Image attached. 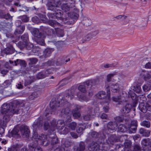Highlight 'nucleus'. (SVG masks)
<instances>
[{
	"label": "nucleus",
	"mask_w": 151,
	"mask_h": 151,
	"mask_svg": "<svg viewBox=\"0 0 151 151\" xmlns=\"http://www.w3.org/2000/svg\"><path fill=\"white\" fill-rule=\"evenodd\" d=\"M24 106V104L22 101H14L9 104L5 103L1 106V113L4 116L2 119L0 120V125L6 127L7 122L10 119L11 116L13 114H18L19 108Z\"/></svg>",
	"instance_id": "nucleus-1"
},
{
	"label": "nucleus",
	"mask_w": 151,
	"mask_h": 151,
	"mask_svg": "<svg viewBox=\"0 0 151 151\" xmlns=\"http://www.w3.org/2000/svg\"><path fill=\"white\" fill-rule=\"evenodd\" d=\"M76 88L75 87H72L70 90H68L65 91V97H63L62 99L59 101L58 104L61 106L68 104L67 100L72 99L75 93Z\"/></svg>",
	"instance_id": "nucleus-2"
},
{
	"label": "nucleus",
	"mask_w": 151,
	"mask_h": 151,
	"mask_svg": "<svg viewBox=\"0 0 151 151\" xmlns=\"http://www.w3.org/2000/svg\"><path fill=\"white\" fill-rule=\"evenodd\" d=\"M61 4V3L60 0H52L49 1L46 5L47 9L52 11H55Z\"/></svg>",
	"instance_id": "nucleus-3"
},
{
	"label": "nucleus",
	"mask_w": 151,
	"mask_h": 151,
	"mask_svg": "<svg viewBox=\"0 0 151 151\" xmlns=\"http://www.w3.org/2000/svg\"><path fill=\"white\" fill-rule=\"evenodd\" d=\"M86 113L83 115V119L85 121H88L95 117L93 113V108L92 106H88L86 110Z\"/></svg>",
	"instance_id": "nucleus-4"
},
{
	"label": "nucleus",
	"mask_w": 151,
	"mask_h": 151,
	"mask_svg": "<svg viewBox=\"0 0 151 151\" xmlns=\"http://www.w3.org/2000/svg\"><path fill=\"white\" fill-rule=\"evenodd\" d=\"M139 108L144 113H146L147 110L151 111V100L148 101L145 104L141 102L139 105Z\"/></svg>",
	"instance_id": "nucleus-5"
},
{
	"label": "nucleus",
	"mask_w": 151,
	"mask_h": 151,
	"mask_svg": "<svg viewBox=\"0 0 151 151\" xmlns=\"http://www.w3.org/2000/svg\"><path fill=\"white\" fill-rule=\"evenodd\" d=\"M74 1L70 2L68 3L63 4L61 6L62 10L65 12L70 10H75L76 9Z\"/></svg>",
	"instance_id": "nucleus-6"
},
{
	"label": "nucleus",
	"mask_w": 151,
	"mask_h": 151,
	"mask_svg": "<svg viewBox=\"0 0 151 151\" xmlns=\"http://www.w3.org/2000/svg\"><path fill=\"white\" fill-rule=\"evenodd\" d=\"M107 94L106 95L105 92L103 91H101L99 92L96 95V97L99 99H102L106 98L108 100L110 98V92L109 90H107Z\"/></svg>",
	"instance_id": "nucleus-7"
},
{
	"label": "nucleus",
	"mask_w": 151,
	"mask_h": 151,
	"mask_svg": "<svg viewBox=\"0 0 151 151\" xmlns=\"http://www.w3.org/2000/svg\"><path fill=\"white\" fill-rule=\"evenodd\" d=\"M137 121L135 120H132L130 124L128 127V132L129 133H135L137 130Z\"/></svg>",
	"instance_id": "nucleus-8"
},
{
	"label": "nucleus",
	"mask_w": 151,
	"mask_h": 151,
	"mask_svg": "<svg viewBox=\"0 0 151 151\" xmlns=\"http://www.w3.org/2000/svg\"><path fill=\"white\" fill-rule=\"evenodd\" d=\"M105 86L106 88L108 89L109 87L111 88L112 91L113 92H118L120 91V88L119 86V84L118 83H116L115 84L113 83H110L109 85L107 84L106 83Z\"/></svg>",
	"instance_id": "nucleus-9"
},
{
	"label": "nucleus",
	"mask_w": 151,
	"mask_h": 151,
	"mask_svg": "<svg viewBox=\"0 0 151 151\" xmlns=\"http://www.w3.org/2000/svg\"><path fill=\"white\" fill-rule=\"evenodd\" d=\"M20 131L21 134L23 137H29L30 131L27 126L22 125L20 127Z\"/></svg>",
	"instance_id": "nucleus-10"
},
{
	"label": "nucleus",
	"mask_w": 151,
	"mask_h": 151,
	"mask_svg": "<svg viewBox=\"0 0 151 151\" xmlns=\"http://www.w3.org/2000/svg\"><path fill=\"white\" fill-rule=\"evenodd\" d=\"M22 22L20 20H17L16 22V25H18L17 28L15 32V35L17 34H22L24 31L25 29V26H20Z\"/></svg>",
	"instance_id": "nucleus-11"
},
{
	"label": "nucleus",
	"mask_w": 151,
	"mask_h": 151,
	"mask_svg": "<svg viewBox=\"0 0 151 151\" xmlns=\"http://www.w3.org/2000/svg\"><path fill=\"white\" fill-rule=\"evenodd\" d=\"M43 118L40 116L37 120H35L32 125L33 129H37L41 128L42 126Z\"/></svg>",
	"instance_id": "nucleus-12"
},
{
	"label": "nucleus",
	"mask_w": 151,
	"mask_h": 151,
	"mask_svg": "<svg viewBox=\"0 0 151 151\" xmlns=\"http://www.w3.org/2000/svg\"><path fill=\"white\" fill-rule=\"evenodd\" d=\"M117 125L116 122H109L107 125L108 130L111 132H114L116 129Z\"/></svg>",
	"instance_id": "nucleus-13"
},
{
	"label": "nucleus",
	"mask_w": 151,
	"mask_h": 151,
	"mask_svg": "<svg viewBox=\"0 0 151 151\" xmlns=\"http://www.w3.org/2000/svg\"><path fill=\"white\" fill-rule=\"evenodd\" d=\"M98 33V31H95L88 34L86 37L83 38L82 43H84L83 41H89L93 37L95 36Z\"/></svg>",
	"instance_id": "nucleus-14"
},
{
	"label": "nucleus",
	"mask_w": 151,
	"mask_h": 151,
	"mask_svg": "<svg viewBox=\"0 0 151 151\" xmlns=\"http://www.w3.org/2000/svg\"><path fill=\"white\" fill-rule=\"evenodd\" d=\"M90 151H102V150L99 148V145L96 142H92L88 148Z\"/></svg>",
	"instance_id": "nucleus-15"
},
{
	"label": "nucleus",
	"mask_w": 151,
	"mask_h": 151,
	"mask_svg": "<svg viewBox=\"0 0 151 151\" xmlns=\"http://www.w3.org/2000/svg\"><path fill=\"white\" fill-rule=\"evenodd\" d=\"M132 108V105L129 104H127L121 110V112L124 114H126L129 113Z\"/></svg>",
	"instance_id": "nucleus-16"
},
{
	"label": "nucleus",
	"mask_w": 151,
	"mask_h": 151,
	"mask_svg": "<svg viewBox=\"0 0 151 151\" xmlns=\"http://www.w3.org/2000/svg\"><path fill=\"white\" fill-rule=\"evenodd\" d=\"M85 148V143L83 142H80L79 145L74 147V151H84Z\"/></svg>",
	"instance_id": "nucleus-17"
},
{
	"label": "nucleus",
	"mask_w": 151,
	"mask_h": 151,
	"mask_svg": "<svg viewBox=\"0 0 151 151\" xmlns=\"http://www.w3.org/2000/svg\"><path fill=\"white\" fill-rule=\"evenodd\" d=\"M3 52L7 55L11 54L14 52V50L12 46L9 44L7 47L4 50Z\"/></svg>",
	"instance_id": "nucleus-18"
},
{
	"label": "nucleus",
	"mask_w": 151,
	"mask_h": 151,
	"mask_svg": "<svg viewBox=\"0 0 151 151\" xmlns=\"http://www.w3.org/2000/svg\"><path fill=\"white\" fill-rule=\"evenodd\" d=\"M58 127L56 120L54 119L51 122V126L50 128V130L49 132L50 134L54 133L53 131L56 129Z\"/></svg>",
	"instance_id": "nucleus-19"
},
{
	"label": "nucleus",
	"mask_w": 151,
	"mask_h": 151,
	"mask_svg": "<svg viewBox=\"0 0 151 151\" xmlns=\"http://www.w3.org/2000/svg\"><path fill=\"white\" fill-rule=\"evenodd\" d=\"M132 151H146L143 147H141L139 144H134Z\"/></svg>",
	"instance_id": "nucleus-20"
},
{
	"label": "nucleus",
	"mask_w": 151,
	"mask_h": 151,
	"mask_svg": "<svg viewBox=\"0 0 151 151\" xmlns=\"http://www.w3.org/2000/svg\"><path fill=\"white\" fill-rule=\"evenodd\" d=\"M150 131L141 128L139 130V133L141 134L142 136L145 137H148L150 135Z\"/></svg>",
	"instance_id": "nucleus-21"
},
{
	"label": "nucleus",
	"mask_w": 151,
	"mask_h": 151,
	"mask_svg": "<svg viewBox=\"0 0 151 151\" xmlns=\"http://www.w3.org/2000/svg\"><path fill=\"white\" fill-rule=\"evenodd\" d=\"M62 146H63L67 148L71 146L72 145V142L70 140L67 139H63L62 141Z\"/></svg>",
	"instance_id": "nucleus-22"
},
{
	"label": "nucleus",
	"mask_w": 151,
	"mask_h": 151,
	"mask_svg": "<svg viewBox=\"0 0 151 151\" xmlns=\"http://www.w3.org/2000/svg\"><path fill=\"white\" fill-rule=\"evenodd\" d=\"M98 83V81L97 79L91 80L86 82V86H91V87L95 85Z\"/></svg>",
	"instance_id": "nucleus-23"
},
{
	"label": "nucleus",
	"mask_w": 151,
	"mask_h": 151,
	"mask_svg": "<svg viewBox=\"0 0 151 151\" xmlns=\"http://www.w3.org/2000/svg\"><path fill=\"white\" fill-rule=\"evenodd\" d=\"M59 104L60 105V106H59L58 107H62L63 106H64L62 108V110L61 111L62 116L64 115H66L68 114L70 111V110L67 107H65L64 106L65 105L66 106V105H65L64 106H61V105L60 104Z\"/></svg>",
	"instance_id": "nucleus-24"
},
{
	"label": "nucleus",
	"mask_w": 151,
	"mask_h": 151,
	"mask_svg": "<svg viewBox=\"0 0 151 151\" xmlns=\"http://www.w3.org/2000/svg\"><path fill=\"white\" fill-rule=\"evenodd\" d=\"M63 21L65 24H71L73 23L75 21L73 19L68 16L65 18H63Z\"/></svg>",
	"instance_id": "nucleus-25"
},
{
	"label": "nucleus",
	"mask_w": 151,
	"mask_h": 151,
	"mask_svg": "<svg viewBox=\"0 0 151 151\" xmlns=\"http://www.w3.org/2000/svg\"><path fill=\"white\" fill-rule=\"evenodd\" d=\"M77 96L82 101H87L89 100V98L86 96L84 94H81L80 92L77 93Z\"/></svg>",
	"instance_id": "nucleus-26"
},
{
	"label": "nucleus",
	"mask_w": 151,
	"mask_h": 151,
	"mask_svg": "<svg viewBox=\"0 0 151 151\" xmlns=\"http://www.w3.org/2000/svg\"><path fill=\"white\" fill-rule=\"evenodd\" d=\"M79 109V108L78 107H76L73 110L72 113L73 116L75 118H78L80 117L81 115V114L78 111Z\"/></svg>",
	"instance_id": "nucleus-27"
},
{
	"label": "nucleus",
	"mask_w": 151,
	"mask_h": 151,
	"mask_svg": "<svg viewBox=\"0 0 151 151\" xmlns=\"http://www.w3.org/2000/svg\"><path fill=\"white\" fill-rule=\"evenodd\" d=\"M86 129V126L82 124H79L77 127L76 131L78 133L82 134L84 130Z\"/></svg>",
	"instance_id": "nucleus-28"
},
{
	"label": "nucleus",
	"mask_w": 151,
	"mask_h": 151,
	"mask_svg": "<svg viewBox=\"0 0 151 151\" xmlns=\"http://www.w3.org/2000/svg\"><path fill=\"white\" fill-rule=\"evenodd\" d=\"M32 35L34 37H36L37 38L41 37L42 35L41 33L37 28H35L33 29Z\"/></svg>",
	"instance_id": "nucleus-29"
},
{
	"label": "nucleus",
	"mask_w": 151,
	"mask_h": 151,
	"mask_svg": "<svg viewBox=\"0 0 151 151\" xmlns=\"http://www.w3.org/2000/svg\"><path fill=\"white\" fill-rule=\"evenodd\" d=\"M82 23L84 25L88 26L90 25L91 23V20L89 19L86 17H84L83 20L82 21Z\"/></svg>",
	"instance_id": "nucleus-30"
},
{
	"label": "nucleus",
	"mask_w": 151,
	"mask_h": 151,
	"mask_svg": "<svg viewBox=\"0 0 151 151\" xmlns=\"http://www.w3.org/2000/svg\"><path fill=\"white\" fill-rule=\"evenodd\" d=\"M0 17L2 18H4L6 20H12V17L9 14L7 13L5 14L3 13H0Z\"/></svg>",
	"instance_id": "nucleus-31"
},
{
	"label": "nucleus",
	"mask_w": 151,
	"mask_h": 151,
	"mask_svg": "<svg viewBox=\"0 0 151 151\" xmlns=\"http://www.w3.org/2000/svg\"><path fill=\"white\" fill-rule=\"evenodd\" d=\"M87 86L86 85V82H85L84 84L79 86L78 87V89L81 92L85 93L86 92Z\"/></svg>",
	"instance_id": "nucleus-32"
},
{
	"label": "nucleus",
	"mask_w": 151,
	"mask_h": 151,
	"mask_svg": "<svg viewBox=\"0 0 151 151\" xmlns=\"http://www.w3.org/2000/svg\"><path fill=\"white\" fill-rule=\"evenodd\" d=\"M38 142L37 141H35L32 142L29 145V147L30 150H33L35 149L38 146Z\"/></svg>",
	"instance_id": "nucleus-33"
},
{
	"label": "nucleus",
	"mask_w": 151,
	"mask_h": 151,
	"mask_svg": "<svg viewBox=\"0 0 151 151\" xmlns=\"http://www.w3.org/2000/svg\"><path fill=\"white\" fill-rule=\"evenodd\" d=\"M151 71H147L143 74L142 78L145 81H146L151 78Z\"/></svg>",
	"instance_id": "nucleus-34"
},
{
	"label": "nucleus",
	"mask_w": 151,
	"mask_h": 151,
	"mask_svg": "<svg viewBox=\"0 0 151 151\" xmlns=\"http://www.w3.org/2000/svg\"><path fill=\"white\" fill-rule=\"evenodd\" d=\"M51 144L53 146V147L58 145L59 142L57 138H51Z\"/></svg>",
	"instance_id": "nucleus-35"
},
{
	"label": "nucleus",
	"mask_w": 151,
	"mask_h": 151,
	"mask_svg": "<svg viewBox=\"0 0 151 151\" xmlns=\"http://www.w3.org/2000/svg\"><path fill=\"white\" fill-rule=\"evenodd\" d=\"M127 128L124 124H120L118 127V131L119 132H124L127 131Z\"/></svg>",
	"instance_id": "nucleus-36"
},
{
	"label": "nucleus",
	"mask_w": 151,
	"mask_h": 151,
	"mask_svg": "<svg viewBox=\"0 0 151 151\" xmlns=\"http://www.w3.org/2000/svg\"><path fill=\"white\" fill-rule=\"evenodd\" d=\"M55 12L54 13V14L55 18H60L61 17L63 14V12L61 10L57 9Z\"/></svg>",
	"instance_id": "nucleus-37"
},
{
	"label": "nucleus",
	"mask_w": 151,
	"mask_h": 151,
	"mask_svg": "<svg viewBox=\"0 0 151 151\" xmlns=\"http://www.w3.org/2000/svg\"><path fill=\"white\" fill-rule=\"evenodd\" d=\"M132 89L135 92L141 93H142V90L141 87L140 86L138 85H136L135 86H134Z\"/></svg>",
	"instance_id": "nucleus-38"
},
{
	"label": "nucleus",
	"mask_w": 151,
	"mask_h": 151,
	"mask_svg": "<svg viewBox=\"0 0 151 151\" xmlns=\"http://www.w3.org/2000/svg\"><path fill=\"white\" fill-rule=\"evenodd\" d=\"M67 15L68 17H70L73 19H77L78 17V15L77 13L74 12H68Z\"/></svg>",
	"instance_id": "nucleus-39"
},
{
	"label": "nucleus",
	"mask_w": 151,
	"mask_h": 151,
	"mask_svg": "<svg viewBox=\"0 0 151 151\" xmlns=\"http://www.w3.org/2000/svg\"><path fill=\"white\" fill-rule=\"evenodd\" d=\"M19 132V130L17 128H14L11 132L9 133V136L12 137H14L16 135H18V133Z\"/></svg>",
	"instance_id": "nucleus-40"
},
{
	"label": "nucleus",
	"mask_w": 151,
	"mask_h": 151,
	"mask_svg": "<svg viewBox=\"0 0 151 151\" xmlns=\"http://www.w3.org/2000/svg\"><path fill=\"white\" fill-rule=\"evenodd\" d=\"M116 72H114L112 73H110L107 75L106 77V81L108 82H109L111 81L112 78L116 75Z\"/></svg>",
	"instance_id": "nucleus-41"
},
{
	"label": "nucleus",
	"mask_w": 151,
	"mask_h": 151,
	"mask_svg": "<svg viewBox=\"0 0 151 151\" xmlns=\"http://www.w3.org/2000/svg\"><path fill=\"white\" fill-rule=\"evenodd\" d=\"M65 59L64 57L58 59L56 62V64L57 65H61L65 63Z\"/></svg>",
	"instance_id": "nucleus-42"
},
{
	"label": "nucleus",
	"mask_w": 151,
	"mask_h": 151,
	"mask_svg": "<svg viewBox=\"0 0 151 151\" xmlns=\"http://www.w3.org/2000/svg\"><path fill=\"white\" fill-rule=\"evenodd\" d=\"M115 138L112 135H111L108 138L106 141V142L108 144L113 145L115 141Z\"/></svg>",
	"instance_id": "nucleus-43"
},
{
	"label": "nucleus",
	"mask_w": 151,
	"mask_h": 151,
	"mask_svg": "<svg viewBox=\"0 0 151 151\" xmlns=\"http://www.w3.org/2000/svg\"><path fill=\"white\" fill-rule=\"evenodd\" d=\"M34 47V45L33 44L28 42H25L26 48L28 50H32Z\"/></svg>",
	"instance_id": "nucleus-44"
},
{
	"label": "nucleus",
	"mask_w": 151,
	"mask_h": 151,
	"mask_svg": "<svg viewBox=\"0 0 151 151\" xmlns=\"http://www.w3.org/2000/svg\"><path fill=\"white\" fill-rule=\"evenodd\" d=\"M77 126V124L75 122H72L69 124L68 125L69 129L72 130H74Z\"/></svg>",
	"instance_id": "nucleus-45"
},
{
	"label": "nucleus",
	"mask_w": 151,
	"mask_h": 151,
	"mask_svg": "<svg viewBox=\"0 0 151 151\" xmlns=\"http://www.w3.org/2000/svg\"><path fill=\"white\" fill-rule=\"evenodd\" d=\"M112 100L113 101L118 103L119 104H120L122 102L121 96H118L116 97H113Z\"/></svg>",
	"instance_id": "nucleus-46"
},
{
	"label": "nucleus",
	"mask_w": 151,
	"mask_h": 151,
	"mask_svg": "<svg viewBox=\"0 0 151 151\" xmlns=\"http://www.w3.org/2000/svg\"><path fill=\"white\" fill-rule=\"evenodd\" d=\"M47 23L49 25L54 27L58 25L59 24V23L57 22L52 20H50Z\"/></svg>",
	"instance_id": "nucleus-47"
},
{
	"label": "nucleus",
	"mask_w": 151,
	"mask_h": 151,
	"mask_svg": "<svg viewBox=\"0 0 151 151\" xmlns=\"http://www.w3.org/2000/svg\"><path fill=\"white\" fill-rule=\"evenodd\" d=\"M151 88V85L150 84H147L144 85L142 86V89L144 91L147 92L150 90Z\"/></svg>",
	"instance_id": "nucleus-48"
},
{
	"label": "nucleus",
	"mask_w": 151,
	"mask_h": 151,
	"mask_svg": "<svg viewBox=\"0 0 151 151\" xmlns=\"http://www.w3.org/2000/svg\"><path fill=\"white\" fill-rule=\"evenodd\" d=\"M51 53V50L49 48H47L44 51L43 55L45 57L49 56Z\"/></svg>",
	"instance_id": "nucleus-49"
},
{
	"label": "nucleus",
	"mask_w": 151,
	"mask_h": 151,
	"mask_svg": "<svg viewBox=\"0 0 151 151\" xmlns=\"http://www.w3.org/2000/svg\"><path fill=\"white\" fill-rule=\"evenodd\" d=\"M49 137L47 135L42 134L41 136H39L38 139L39 140L41 141V143H42V142L45 141Z\"/></svg>",
	"instance_id": "nucleus-50"
},
{
	"label": "nucleus",
	"mask_w": 151,
	"mask_h": 151,
	"mask_svg": "<svg viewBox=\"0 0 151 151\" xmlns=\"http://www.w3.org/2000/svg\"><path fill=\"white\" fill-rule=\"evenodd\" d=\"M60 130H61V133L63 134H66L69 132V129L67 127L63 126L60 128Z\"/></svg>",
	"instance_id": "nucleus-51"
},
{
	"label": "nucleus",
	"mask_w": 151,
	"mask_h": 151,
	"mask_svg": "<svg viewBox=\"0 0 151 151\" xmlns=\"http://www.w3.org/2000/svg\"><path fill=\"white\" fill-rule=\"evenodd\" d=\"M141 125L147 128H149L150 126V123L149 121H144L141 123Z\"/></svg>",
	"instance_id": "nucleus-52"
},
{
	"label": "nucleus",
	"mask_w": 151,
	"mask_h": 151,
	"mask_svg": "<svg viewBox=\"0 0 151 151\" xmlns=\"http://www.w3.org/2000/svg\"><path fill=\"white\" fill-rule=\"evenodd\" d=\"M57 104H58V102L56 101H51L50 102V106L52 109L55 108L56 109L57 107Z\"/></svg>",
	"instance_id": "nucleus-53"
},
{
	"label": "nucleus",
	"mask_w": 151,
	"mask_h": 151,
	"mask_svg": "<svg viewBox=\"0 0 151 151\" xmlns=\"http://www.w3.org/2000/svg\"><path fill=\"white\" fill-rule=\"evenodd\" d=\"M90 134L92 137L94 138H97L100 136L99 133L93 131H92Z\"/></svg>",
	"instance_id": "nucleus-54"
},
{
	"label": "nucleus",
	"mask_w": 151,
	"mask_h": 151,
	"mask_svg": "<svg viewBox=\"0 0 151 151\" xmlns=\"http://www.w3.org/2000/svg\"><path fill=\"white\" fill-rule=\"evenodd\" d=\"M22 40L24 42H27L29 41L28 35L27 33H25L21 36Z\"/></svg>",
	"instance_id": "nucleus-55"
},
{
	"label": "nucleus",
	"mask_w": 151,
	"mask_h": 151,
	"mask_svg": "<svg viewBox=\"0 0 151 151\" xmlns=\"http://www.w3.org/2000/svg\"><path fill=\"white\" fill-rule=\"evenodd\" d=\"M18 19H21L23 22H27L29 20V17L26 15H23L19 16L18 17Z\"/></svg>",
	"instance_id": "nucleus-56"
},
{
	"label": "nucleus",
	"mask_w": 151,
	"mask_h": 151,
	"mask_svg": "<svg viewBox=\"0 0 151 151\" xmlns=\"http://www.w3.org/2000/svg\"><path fill=\"white\" fill-rule=\"evenodd\" d=\"M72 77V75H70V77L68 78H66L64 79L63 81L62 82H63L59 86V87L63 86L66 84H67L68 83V82H67L69 79H70Z\"/></svg>",
	"instance_id": "nucleus-57"
},
{
	"label": "nucleus",
	"mask_w": 151,
	"mask_h": 151,
	"mask_svg": "<svg viewBox=\"0 0 151 151\" xmlns=\"http://www.w3.org/2000/svg\"><path fill=\"white\" fill-rule=\"evenodd\" d=\"M17 45L21 50H22L25 47V42L20 41L17 43Z\"/></svg>",
	"instance_id": "nucleus-58"
},
{
	"label": "nucleus",
	"mask_w": 151,
	"mask_h": 151,
	"mask_svg": "<svg viewBox=\"0 0 151 151\" xmlns=\"http://www.w3.org/2000/svg\"><path fill=\"white\" fill-rule=\"evenodd\" d=\"M35 41L38 44L41 45H44L45 44L44 40L41 37L37 38Z\"/></svg>",
	"instance_id": "nucleus-59"
},
{
	"label": "nucleus",
	"mask_w": 151,
	"mask_h": 151,
	"mask_svg": "<svg viewBox=\"0 0 151 151\" xmlns=\"http://www.w3.org/2000/svg\"><path fill=\"white\" fill-rule=\"evenodd\" d=\"M29 65L35 64L38 61V59L36 58H30L29 59Z\"/></svg>",
	"instance_id": "nucleus-60"
},
{
	"label": "nucleus",
	"mask_w": 151,
	"mask_h": 151,
	"mask_svg": "<svg viewBox=\"0 0 151 151\" xmlns=\"http://www.w3.org/2000/svg\"><path fill=\"white\" fill-rule=\"evenodd\" d=\"M37 96L38 95L37 92H34L29 96V99L30 100H32L34 99L35 98H37Z\"/></svg>",
	"instance_id": "nucleus-61"
},
{
	"label": "nucleus",
	"mask_w": 151,
	"mask_h": 151,
	"mask_svg": "<svg viewBox=\"0 0 151 151\" xmlns=\"http://www.w3.org/2000/svg\"><path fill=\"white\" fill-rule=\"evenodd\" d=\"M149 139H143L141 142V144L143 147L148 146Z\"/></svg>",
	"instance_id": "nucleus-62"
},
{
	"label": "nucleus",
	"mask_w": 151,
	"mask_h": 151,
	"mask_svg": "<svg viewBox=\"0 0 151 151\" xmlns=\"http://www.w3.org/2000/svg\"><path fill=\"white\" fill-rule=\"evenodd\" d=\"M46 77L44 71L39 73L37 75V78L39 79L43 78Z\"/></svg>",
	"instance_id": "nucleus-63"
},
{
	"label": "nucleus",
	"mask_w": 151,
	"mask_h": 151,
	"mask_svg": "<svg viewBox=\"0 0 151 151\" xmlns=\"http://www.w3.org/2000/svg\"><path fill=\"white\" fill-rule=\"evenodd\" d=\"M56 34L57 36L59 37H62L64 36L63 31L60 29H58L56 31Z\"/></svg>",
	"instance_id": "nucleus-64"
}]
</instances>
